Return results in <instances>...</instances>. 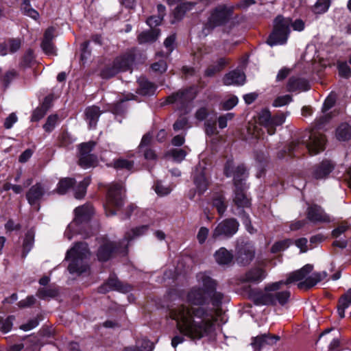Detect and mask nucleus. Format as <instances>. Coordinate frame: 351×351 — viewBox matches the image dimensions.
I'll return each instance as SVG.
<instances>
[{
  "instance_id": "nucleus-42",
  "label": "nucleus",
  "mask_w": 351,
  "mask_h": 351,
  "mask_svg": "<svg viewBox=\"0 0 351 351\" xmlns=\"http://www.w3.org/2000/svg\"><path fill=\"white\" fill-rule=\"evenodd\" d=\"M74 181L71 178L62 179L58 185L57 191L59 194H64L71 186H73Z\"/></svg>"
},
{
  "instance_id": "nucleus-6",
  "label": "nucleus",
  "mask_w": 351,
  "mask_h": 351,
  "mask_svg": "<svg viewBox=\"0 0 351 351\" xmlns=\"http://www.w3.org/2000/svg\"><path fill=\"white\" fill-rule=\"evenodd\" d=\"M148 229V226H141L127 231L119 247H114V244L108 241H104L98 250V259L100 261H106L115 252L125 253L129 243L146 234Z\"/></svg>"
},
{
  "instance_id": "nucleus-16",
  "label": "nucleus",
  "mask_w": 351,
  "mask_h": 351,
  "mask_svg": "<svg viewBox=\"0 0 351 351\" xmlns=\"http://www.w3.org/2000/svg\"><path fill=\"white\" fill-rule=\"evenodd\" d=\"M195 97V90L193 88L179 91L167 97V103L176 104L178 106L182 108L184 105L193 99Z\"/></svg>"
},
{
  "instance_id": "nucleus-1",
  "label": "nucleus",
  "mask_w": 351,
  "mask_h": 351,
  "mask_svg": "<svg viewBox=\"0 0 351 351\" xmlns=\"http://www.w3.org/2000/svg\"><path fill=\"white\" fill-rule=\"evenodd\" d=\"M215 289L216 287L208 295L213 306L212 308L204 306L180 304L170 309L169 317L175 321L176 329L180 334L172 339L173 348L183 343L184 337L197 341L214 335L219 307L223 299V294Z\"/></svg>"
},
{
  "instance_id": "nucleus-31",
  "label": "nucleus",
  "mask_w": 351,
  "mask_h": 351,
  "mask_svg": "<svg viewBox=\"0 0 351 351\" xmlns=\"http://www.w3.org/2000/svg\"><path fill=\"white\" fill-rule=\"evenodd\" d=\"M51 97H45L42 106L37 108L32 114V121H38L41 119L46 114L50 107Z\"/></svg>"
},
{
  "instance_id": "nucleus-36",
  "label": "nucleus",
  "mask_w": 351,
  "mask_h": 351,
  "mask_svg": "<svg viewBox=\"0 0 351 351\" xmlns=\"http://www.w3.org/2000/svg\"><path fill=\"white\" fill-rule=\"evenodd\" d=\"M336 137L339 141H346L351 138V126L347 123L341 124L336 130Z\"/></svg>"
},
{
  "instance_id": "nucleus-62",
  "label": "nucleus",
  "mask_w": 351,
  "mask_h": 351,
  "mask_svg": "<svg viewBox=\"0 0 351 351\" xmlns=\"http://www.w3.org/2000/svg\"><path fill=\"white\" fill-rule=\"evenodd\" d=\"M18 118L15 113H11L5 120L4 127L6 129H10L17 121Z\"/></svg>"
},
{
  "instance_id": "nucleus-53",
  "label": "nucleus",
  "mask_w": 351,
  "mask_h": 351,
  "mask_svg": "<svg viewBox=\"0 0 351 351\" xmlns=\"http://www.w3.org/2000/svg\"><path fill=\"white\" fill-rule=\"evenodd\" d=\"M57 294V291L52 289L43 288L38 291V296L42 299L54 297Z\"/></svg>"
},
{
  "instance_id": "nucleus-21",
  "label": "nucleus",
  "mask_w": 351,
  "mask_h": 351,
  "mask_svg": "<svg viewBox=\"0 0 351 351\" xmlns=\"http://www.w3.org/2000/svg\"><path fill=\"white\" fill-rule=\"evenodd\" d=\"M335 101L336 95L332 93L330 94L325 99L322 108L324 115L317 120L316 127L317 129L322 128L324 124L329 120L330 117L326 112L334 106Z\"/></svg>"
},
{
  "instance_id": "nucleus-27",
  "label": "nucleus",
  "mask_w": 351,
  "mask_h": 351,
  "mask_svg": "<svg viewBox=\"0 0 351 351\" xmlns=\"http://www.w3.org/2000/svg\"><path fill=\"white\" fill-rule=\"evenodd\" d=\"M308 82L302 78L291 77L289 79L287 89L289 91H306L309 89Z\"/></svg>"
},
{
  "instance_id": "nucleus-34",
  "label": "nucleus",
  "mask_w": 351,
  "mask_h": 351,
  "mask_svg": "<svg viewBox=\"0 0 351 351\" xmlns=\"http://www.w3.org/2000/svg\"><path fill=\"white\" fill-rule=\"evenodd\" d=\"M153 348V343L149 340L145 338L136 342V348H125L124 351H152Z\"/></svg>"
},
{
  "instance_id": "nucleus-29",
  "label": "nucleus",
  "mask_w": 351,
  "mask_h": 351,
  "mask_svg": "<svg viewBox=\"0 0 351 351\" xmlns=\"http://www.w3.org/2000/svg\"><path fill=\"white\" fill-rule=\"evenodd\" d=\"M351 306V289L342 295L337 306V312L341 318L345 317V311Z\"/></svg>"
},
{
  "instance_id": "nucleus-35",
  "label": "nucleus",
  "mask_w": 351,
  "mask_h": 351,
  "mask_svg": "<svg viewBox=\"0 0 351 351\" xmlns=\"http://www.w3.org/2000/svg\"><path fill=\"white\" fill-rule=\"evenodd\" d=\"M34 241V231L29 230L26 234L23 243L22 256L25 258L33 247Z\"/></svg>"
},
{
  "instance_id": "nucleus-32",
  "label": "nucleus",
  "mask_w": 351,
  "mask_h": 351,
  "mask_svg": "<svg viewBox=\"0 0 351 351\" xmlns=\"http://www.w3.org/2000/svg\"><path fill=\"white\" fill-rule=\"evenodd\" d=\"M159 34L160 31L158 29H151L141 33L138 36V40L141 44L152 43L158 38Z\"/></svg>"
},
{
  "instance_id": "nucleus-15",
  "label": "nucleus",
  "mask_w": 351,
  "mask_h": 351,
  "mask_svg": "<svg viewBox=\"0 0 351 351\" xmlns=\"http://www.w3.org/2000/svg\"><path fill=\"white\" fill-rule=\"evenodd\" d=\"M236 249L237 261L239 265H248L254 257V248L249 242L239 241Z\"/></svg>"
},
{
  "instance_id": "nucleus-24",
  "label": "nucleus",
  "mask_w": 351,
  "mask_h": 351,
  "mask_svg": "<svg viewBox=\"0 0 351 351\" xmlns=\"http://www.w3.org/2000/svg\"><path fill=\"white\" fill-rule=\"evenodd\" d=\"M245 75L241 71H233L226 75L223 79V84L227 86L242 85L245 82Z\"/></svg>"
},
{
  "instance_id": "nucleus-46",
  "label": "nucleus",
  "mask_w": 351,
  "mask_h": 351,
  "mask_svg": "<svg viewBox=\"0 0 351 351\" xmlns=\"http://www.w3.org/2000/svg\"><path fill=\"white\" fill-rule=\"evenodd\" d=\"M170 154L175 161L180 162L184 159L186 152L182 149H173Z\"/></svg>"
},
{
  "instance_id": "nucleus-54",
  "label": "nucleus",
  "mask_w": 351,
  "mask_h": 351,
  "mask_svg": "<svg viewBox=\"0 0 351 351\" xmlns=\"http://www.w3.org/2000/svg\"><path fill=\"white\" fill-rule=\"evenodd\" d=\"M154 190L158 195L163 196L170 193L171 189L163 186L160 182H157L154 185Z\"/></svg>"
},
{
  "instance_id": "nucleus-23",
  "label": "nucleus",
  "mask_w": 351,
  "mask_h": 351,
  "mask_svg": "<svg viewBox=\"0 0 351 351\" xmlns=\"http://www.w3.org/2000/svg\"><path fill=\"white\" fill-rule=\"evenodd\" d=\"M45 194V187L41 183L33 185L26 194L28 202L33 205L38 202Z\"/></svg>"
},
{
  "instance_id": "nucleus-28",
  "label": "nucleus",
  "mask_w": 351,
  "mask_h": 351,
  "mask_svg": "<svg viewBox=\"0 0 351 351\" xmlns=\"http://www.w3.org/2000/svg\"><path fill=\"white\" fill-rule=\"evenodd\" d=\"M278 339L279 337L278 336H271L267 334H264L254 337L252 340V346L255 349H260L265 344H272L276 342Z\"/></svg>"
},
{
  "instance_id": "nucleus-63",
  "label": "nucleus",
  "mask_w": 351,
  "mask_h": 351,
  "mask_svg": "<svg viewBox=\"0 0 351 351\" xmlns=\"http://www.w3.org/2000/svg\"><path fill=\"white\" fill-rule=\"evenodd\" d=\"M188 120L185 117L179 119L174 124L173 129L176 131L184 130L187 127Z\"/></svg>"
},
{
  "instance_id": "nucleus-8",
  "label": "nucleus",
  "mask_w": 351,
  "mask_h": 351,
  "mask_svg": "<svg viewBox=\"0 0 351 351\" xmlns=\"http://www.w3.org/2000/svg\"><path fill=\"white\" fill-rule=\"evenodd\" d=\"M90 253L85 243H76L66 255V259L71 262L68 270L71 274H80L85 272L88 267L86 263Z\"/></svg>"
},
{
  "instance_id": "nucleus-49",
  "label": "nucleus",
  "mask_w": 351,
  "mask_h": 351,
  "mask_svg": "<svg viewBox=\"0 0 351 351\" xmlns=\"http://www.w3.org/2000/svg\"><path fill=\"white\" fill-rule=\"evenodd\" d=\"M234 114L232 112H228L224 115H221L218 118L219 127L221 129H223L227 127L228 121H231Z\"/></svg>"
},
{
  "instance_id": "nucleus-59",
  "label": "nucleus",
  "mask_w": 351,
  "mask_h": 351,
  "mask_svg": "<svg viewBox=\"0 0 351 351\" xmlns=\"http://www.w3.org/2000/svg\"><path fill=\"white\" fill-rule=\"evenodd\" d=\"M162 20V19L160 16H153L148 18L146 23L152 29H155L154 27L159 25Z\"/></svg>"
},
{
  "instance_id": "nucleus-25",
  "label": "nucleus",
  "mask_w": 351,
  "mask_h": 351,
  "mask_svg": "<svg viewBox=\"0 0 351 351\" xmlns=\"http://www.w3.org/2000/svg\"><path fill=\"white\" fill-rule=\"evenodd\" d=\"M194 182L200 194L206 191L208 182L205 176L203 168L200 166L196 169V171L194 175Z\"/></svg>"
},
{
  "instance_id": "nucleus-20",
  "label": "nucleus",
  "mask_w": 351,
  "mask_h": 351,
  "mask_svg": "<svg viewBox=\"0 0 351 351\" xmlns=\"http://www.w3.org/2000/svg\"><path fill=\"white\" fill-rule=\"evenodd\" d=\"M266 276V272L258 267H254L248 270L244 275L241 276V281L243 282L258 283Z\"/></svg>"
},
{
  "instance_id": "nucleus-3",
  "label": "nucleus",
  "mask_w": 351,
  "mask_h": 351,
  "mask_svg": "<svg viewBox=\"0 0 351 351\" xmlns=\"http://www.w3.org/2000/svg\"><path fill=\"white\" fill-rule=\"evenodd\" d=\"M285 115L282 113L273 117L269 110L264 109L258 114L257 123H250L247 132L252 137L257 139H263L265 130L269 135L276 132V127L281 125L285 121Z\"/></svg>"
},
{
  "instance_id": "nucleus-58",
  "label": "nucleus",
  "mask_w": 351,
  "mask_h": 351,
  "mask_svg": "<svg viewBox=\"0 0 351 351\" xmlns=\"http://www.w3.org/2000/svg\"><path fill=\"white\" fill-rule=\"evenodd\" d=\"M226 64V61L225 59H220L219 66L207 69L205 71V74L207 76H211L217 71H219Z\"/></svg>"
},
{
  "instance_id": "nucleus-7",
  "label": "nucleus",
  "mask_w": 351,
  "mask_h": 351,
  "mask_svg": "<svg viewBox=\"0 0 351 351\" xmlns=\"http://www.w3.org/2000/svg\"><path fill=\"white\" fill-rule=\"evenodd\" d=\"M197 285L193 287L186 295L187 301L195 305L203 306L207 303L208 295H210L216 287V282L206 273L197 275Z\"/></svg>"
},
{
  "instance_id": "nucleus-38",
  "label": "nucleus",
  "mask_w": 351,
  "mask_h": 351,
  "mask_svg": "<svg viewBox=\"0 0 351 351\" xmlns=\"http://www.w3.org/2000/svg\"><path fill=\"white\" fill-rule=\"evenodd\" d=\"M96 163L97 158L93 155H84L83 156H80L79 164L84 169L93 167Z\"/></svg>"
},
{
  "instance_id": "nucleus-52",
  "label": "nucleus",
  "mask_w": 351,
  "mask_h": 351,
  "mask_svg": "<svg viewBox=\"0 0 351 351\" xmlns=\"http://www.w3.org/2000/svg\"><path fill=\"white\" fill-rule=\"evenodd\" d=\"M14 320V317L12 316H10L7 317L5 320H3L0 325V330L3 333H7L10 332L12 327V322Z\"/></svg>"
},
{
  "instance_id": "nucleus-2",
  "label": "nucleus",
  "mask_w": 351,
  "mask_h": 351,
  "mask_svg": "<svg viewBox=\"0 0 351 351\" xmlns=\"http://www.w3.org/2000/svg\"><path fill=\"white\" fill-rule=\"evenodd\" d=\"M312 270L313 265L307 264L302 269L290 273L285 281L280 280L267 285L265 287V292L256 296V303L260 305L275 304L277 302L284 304L289 298L290 293L288 291L276 292L282 285L299 282L298 286L300 289H308L326 277V273L324 271L313 273L308 276Z\"/></svg>"
},
{
  "instance_id": "nucleus-43",
  "label": "nucleus",
  "mask_w": 351,
  "mask_h": 351,
  "mask_svg": "<svg viewBox=\"0 0 351 351\" xmlns=\"http://www.w3.org/2000/svg\"><path fill=\"white\" fill-rule=\"evenodd\" d=\"M291 243V241L289 239L277 241L272 245L271 251L272 253L284 251L290 245Z\"/></svg>"
},
{
  "instance_id": "nucleus-18",
  "label": "nucleus",
  "mask_w": 351,
  "mask_h": 351,
  "mask_svg": "<svg viewBox=\"0 0 351 351\" xmlns=\"http://www.w3.org/2000/svg\"><path fill=\"white\" fill-rule=\"evenodd\" d=\"M307 217L313 222H329L330 217L317 205H312L308 208Z\"/></svg>"
},
{
  "instance_id": "nucleus-37",
  "label": "nucleus",
  "mask_w": 351,
  "mask_h": 351,
  "mask_svg": "<svg viewBox=\"0 0 351 351\" xmlns=\"http://www.w3.org/2000/svg\"><path fill=\"white\" fill-rule=\"evenodd\" d=\"M90 183V178L89 177L85 178L80 184L75 188L74 195L76 199L82 198L86 191V187Z\"/></svg>"
},
{
  "instance_id": "nucleus-22",
  "label": "nucleus",
  "mask_w": 351,
  "mask_h": 351,
  "mask_svg": "<svg viewBox=\"0 0 351 351\" xmlns=\"http://www.w3.org/2000/svg\"><path fill=\"white\" fill-rule=\"evenodd\" d=\"M110 289H114L123 293L129 292L131 287L128 285H123L116 277L111 276L104 287H101L100 292L108 291Z\"/></svg>"
},
{
  "instance_id": "nucleus-50",
  "label": "nucleus",
  "mask_w": 351,
  "mask_h": 351,
  "mask_svg": "<svg viewBox=\"0 0 351 351\" xmlns=\"http://www.w3.org/2000/svg\"><path fill=\"white\" fill-rule=\"evenodd\" d=\"M95 145V143L93 141L81 144L80 145V156H83L84 155H90V152L92 151Z\"/></svg>"
},
{
  "instance_id": "nucleus-57",
  "label": "nucleus",
  "mask_w": 351,
  "mask_h": 351,
  "mask_svg": "<svg viewBox=\"0 0 351 351\" xmlns=\"http://www.w3.org/2000/svg\"><path fill=\"white\" fill-rule=\"evenodd\" d=\"M175 41L176 36L174 34L169 36L165 39L164 45L167 50L168 54H169L173 50Z\"/></svg>"
},
{
  "instance_id": "nucleus-33",
  "label": "nucleus",
  "mask_w": 351,
  "mask_h": 351,
  "mask_svg": "<svg viewBox=\"0 0 351 351\" xmlns=\"http://www.w3.org/2000/svg\"><path fill=\"white\" fill-rule=\"evenodd\" d=\"M139 88L138 93L143 95H150L154 93L156 86L154 84L149 82L144 77L138 80Z\"/></svg>"
},
{
  "instance_id": "nucleus-5",
  "label": "nucleus",
  "mask_w": 351,
  "mask_h": 351,
  "mask_svg": "<svg viewBox=\"0 0 351 351\" xmlns=\"http://www.w3.org/2000/svg\"><path fill=\"white\" fill-rule=\"evenodd\" d=\"M224 173L227 177H233L235 185L234 202L238 208H247L250 206V199L245 193L246 189L243 181L247 178V173L243 165L234 168L232 161L228 160L224 168Z\"/></svg>"
},
{
  "instance_id": "nucleus-61",
  "label": "nucleus",
  "mask_w": 351,
  "mask_h": 351,
  "mask_svg": "<svg viewBox=\"0 0 351 351\" xmlns=\"http://www.w3.org/2000/svg\"><path fill=\"white\" fill-rule=\"evenodd\" d=\"M152 69L162 73L167 70V63L164 60H159L152 65Z\"/></svg>"
},
{
  "instance_id": "nucleus-56",
  "label": "nucleus",
  "mask_w": 351,
  "mask_h": 351,
  "mask_svg": "<svg viewBox=\"0 0 351 351\" xmlns=\"http://www.w3.org/2000/svg\"><path fill=\"white\" fill-rule=\"evenodd\" d=\"M209 230L206 227H201L197 234V239L200 244H203L208 235Z\"/></svg>"
},
{
  "instance_id": "nucleus-41",
  "label": "nucleus",
  "mask_w": 351,
  "mask_h": 351,
  "mask_svg": "<svg viewBox=\"0 0 351 351\" xmlns=\"http://www.w3.org/2000/svg\"><path fill=\"white\" fill-rule=\"evenodd\" d=\"M192 8V4L190 3H183L180 5H179L174 11V17L176 20H180L182 18L184 13L191 10Z\"/></svg>"
},
{
  "instance_id": "nucleus-44",
  "label": "nucleus",
  "mask_w": 351,
  "mask_h": 351,
  "mask_svg": "<svg viewBox=\"0 0 351 351\" xmlns=\"http://www.w3.org/2000/svg\"><path fill=\"white\" fill-rule=\"evenodd\" d=\"M58 117L56 114L50 115L43 125V128L46 132H51L58 122Z\"/></svg>"
},
{
  "instance_id": "nucleus-47",
  "label": "nucleus",
  "mask_w": 351,
  "mask_h": 351,
  "mask_svg": "<svg viewBox=\"0 0 351 351\" xmlns=\"http://www.w3.org/2000/svg\"><path fill=\"white\" fill-rule=\"evenodd\" d=\"M339 74L341 77L348 78L351 75V70L346 62L338 64Z\"/></svg>"
},
{
  "instance_id": "nucleus-11",
  "label": "nucleus",
  "mask_w": 351,
  "mask_h": 351,
  "mask_svg": "<svg viewBox=\"0 0 351 351\" xmlns=\"http://www.w3.org/2000/svg\"><path fill=\"white\" fill-rule=\"evenodd\" d=\"M239 223L234 219H227L220 222L213 232L212 237L217 239L219 237L229 238L237 233Z\"/></svg>"
},
{
  "instance_id": "nucleus-40",
  "label": "nucleus",
  "mask_w": 351,
  "mask_h": 351,
  "mask_svg": "<svg viewBox=\"0 0 351 351\" xmlns=\"http://www.w3.org/2000/svg\"><path fill=\"white\" fill-rule=\"evenodd\" d=\"M330 6L329 0H317L313 7V12L315 14H323L326 12Z\"/></svg>"
},
{
  "instance_id": "nucleus-14",
  "label": "nucleus",
  "mask_w": 351,
  "mask_h": 351,
  "mask_svg": "<svg viewBox=\"0 0 351 351\" xmlns=\"http://www.w3.org/2000/svg\"><path fill=\"white\" fill-rule=\"evenodd\" d=\"M231 14V10L225 5L217 7L211 13L206 25V28H213L225 23Z\"/></svg>"
},
{
  "instance_id": "nucleus-26",
  "label": "nucleus",
  "mask_w": 351,
  "mask_h": 351,
  "mask_svg": "<svg viewBox=\"0 0 351 351\" xmlns=\"http://www.w3.org/2000/svg\"><path fill=\"white\" fill-rule=\"evenodd\" d=\"M214 258L217 264L228 265L232 261L233 255L225 247H221L215 252Z\"/></svg>"
},
{
  "instance_id": "nucleus-48",
  "label": "nucleus",
  "mask_w": 351,
  "mask_h": 351,
  "mask_svg": "<svg viewBox=\"0 0 351 351\" xmlns=\"http://www.w3.org/2000/svg\"><path fill=\"white\" fill-rule=\"evenodd\" d=\"M238 103V98L236 96H231L227 100L221 103V108L224 110H229L234 108Z\"/></svg>"
},
{
  "instance_id": "nucleus-30",
  "label": "nucleus",
  "mask_w": 351,
  "mask_h": 351,
  "mask_svg": "<svg viewBox=\"0 0 351 351\" xmlns=\"http://www.w3.org/2000/svg\"><path fill=\"white\" fill-rule=\"evenodd\" d=\"M100 114L99 108L97 106H91L86 108V119L90 128L95 127Z\"/></svg>"
},
{
  "instance_id": "nucleus-51",
  "label": "nucleus",
  "mask_w": 351,
  "mask_h": 351,
  "mask_svg": "<svg viewBox=\"0 0 351 351\" xmlns=\"http://www.w3.org/2000/svg\"><path fill=\"white\" fill-rule=\"evenodd\" d=\"M133 162L128 160L119 159L114 162V167L117 169H125L128 171L133 167Z\"/></svg>"
},
{
  "instance_id": "nucleus-13",
  "label": "nucleus",
  "mask_w": 351,
  "mask_h": 351,
  "mask_svg": "<svg viewBox=\"0 0 351 351\" xmlns=\"http://www.w3.org/2000/svg\"><path fill=\"white\" fill-rule=\"evenodd\" d=\"M326 138L317 130H313L309 132L308 140L306 141V147L311 155H315L322 152L325 148Z\"/></svg>"
},
{
  "instance_id": "nucleus-10",
  "label": "nucleus",
  "mask_w": 351,
  "mask_h": 351,
  "mask_svg": "<svg viewBox=\"0 0 351 351\" xmlns=\"http://www.w3.org/2000/svg\"><path fill=\"white\" fill-rule=\"evenodd\" d=\"M125 190L122 184L113 183L109 185L104 209L107 216H112L121 208L124 202Z\"/></svg>"
},
{
  "instance_id": "nucleus-55",
  "label": "nucleus",
  "mask_w": 351,
  "mask_h": 351,
  "mask_svg": "<svg viewBox=\"0 0 351 351\" xmlns=\"http://www.w3.org/2000/svg\"><path fill=\"white\" fill-rule=\"evenodd\" d=\"M291 97L289 95L280 96L274 100L273 105L275 107H281L288 104L291 101Z\"/></svg>"
},
{
  "instance_id": "nucleus-39",
  "label": "nucleus",
  "mask_w": 351,
  "mask_h": 351,
  "mask_svg": "<svg viewBox=\"0 0 351 351\" xmlns=\"http://www.w3.org/2000/svg\"><path fill=\"white\" fill-rule=\"evenodd\" d=\"M213 206L216 208L219 215H222L226 210V205L222 195H217L213 199Z\"/></svg>"
},
{
  "instance_id": "nucleus-19",
  "label": "nucleus",
  "mask_w": 351,
  "mask_h": 351,
  "mask_svg": "<svg viewBox=\"0 0 351 351\" xmlns=\"http://www.w3.org/2000/svg\"><path fill=\"white\" fill-rule=\"evenodd\" d=\"M334 169L333 163L330 160H323L316 165L313 171V176L316 180L325 179Z\"/></svg>"
},
{
  "instance_id": "nucleus-45",
  "label": "nucleus",
  "mask_w": 351,
  "mask_h": 351,
  "mask_svg": "<svg viewBox=\"0 0 351 351\" xmlns=\"http://www.w3.org/2000/svg\"><path fill=\"white\" fill-rule=\"evenodd\" d=\"M22 40L19 38H10L7 40L9 46L10 53H14L17 51L21 47Z\"/></svg>"
},
{
  "instance_id": "nucleus-60",
  "label": "nucleus",
  "mask_w": 351,
  "mask_h": 351,
  "mask_svg": "<svg viewBox=\"0 0 351 351\" xmlns=\"http://www.w3.org/2000/svg\"><path fill=\"white\" fill-rule=\"evenodd\" d=\"M38 325V320L36 318L30 319L27 323L24 324L20 326V328L24 331H29Z\"/></svg>"
},
{
  "instance_id": "nucleus-12",
  "label": "nucleus",
  "mask_w": 351,
  "mask_h": 351,
  "mask_svg": "<svg viewBox=\"0 0 351 351\" xmlns=\"http://www.w3.org/2000/svg\"><path fill=\"white\" fill-rule=\"evenodd\" d=\"M134 62V57L132 54H127L119 57L114 61L112 67L106 68L102 73L105 77H110L119 72L128 70Z\"/></svg>"
},
{
  "instance_id": "nucleus-17",
  "label": "nucleus",
  "mask_w": 351,
  "mask_h": 351,
  "mask_svg": "<svg viewBox=\"0 0 351 351\" xmlns=\"http://www.w3.org/2000/svg\"><path fill=\"white\" fill-rule=\"evenodd\" d=\"M54 28L49 27L45 32L44 38L41 43V47L47 56H56V49L55 48L52 40L54 38Z\"/></svg>"
},
{
  "instance_id": "nucleus-4",
  "label": "nucleus",
  "mask_w": 351,
  "mask_h": 351,
  "mask_svg": "<svg viewBox=\"0 0 351 351\" xmlns=\"http://www.w3.org/2000/svg\"><path fill=\"white\" fill-rule=\"evenodd\" d=\"M291 27L294 31L302 32L304 29L305 23L302 19L292 21L289 18L278 16L274 21V29L267 40V43L270 46L286 43Z\"/></svg>"
},
{
  "instance_id": "nucleus-64",
  "label": "nucleus",
  "mask_w": 351,
  "mask_h": 351,
  "mask_svg": "<svg viewBox=\"0 0 351 351\" xmlns=\"http://www.w3.org/2000/svg\"><path fill=\"white\" fill-rule=\"evenodd\" d=\"M308 241L306 238H300L295 241V245L300 250V252H306L308 250Z\"/></svg>"
},
{
  "instance_id": "nucleus-9",
  "label": "nucleus",
  "mask_w": 351,
  "mask_h": 351,
  "mask_svg": "<svg viewBox=\"0 0 351 351\" xmlns=\"http://www.w3.org/2000/svg\"><path fill=\"white\" fill-rule=\"evenodd\" d=\"M93 214V208L89 205H84L79 206L75 210V218L73 221L68 226L64 232V236L71 240L73 238V234L77 233L81 234H86L87 237L89 235L84 232L83 229L87 226V223Z\"/></svg>"
}]
</instances>
